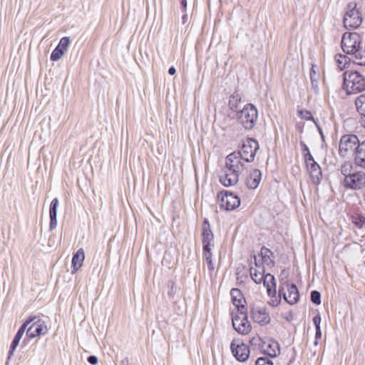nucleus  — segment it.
<instances>
[{"label":"nucleus","instance_id":"33","mask_svg":"<svg viewBox=\"0 0 365 365\" xmlns=\"http://www.w3.org/2000/svg\"><path fill=\"white\" fill-rule=\"evenodd\" d=\"M316 76H317V73L314 69V66H312V67L310 70V80H311L312 88H313L314 91L317 93L319 91V82H318V79Z\"/></svg>","mask_w":365,"mask_h":365},{"label":"nucleus","instance_id":"37","mask_svg":"<svg viewBox=\"0 0 365 365\" xmlns=\"http://www.w3.org/2000/svg\"><path fill=\"white\" fill-rule=\"evenodd\" d=\"M232 321L233 328L235 330H237V329L240 330V324L242 321V315H240L238 312H237V314H235V315H234V314L232 313Z\"/></svg>","mask_w":365,"mask_h":365},{"label":"nucleus","instance_id":"11","mask_svg":"<svg viewBox=\"0 0 365 365\" xmlns=\"http://www.w3.org/2000/svg\"><path fill=\"white\" fill-rule=\"evenodd\" d=\"M230 348L237 361L244 362L249 358L250 348L243 342L236 344V341L234 340L231 343Z\"/></svg>","mask_w":365,"mask_h":365},{"label":"nucleus","instance_id":"57","mask_svg":"<svg viewBox=\"0 0 365 365\" xmlns=\"http://www.w3.org/2000/svg\"><path fill=\"white\" fill-rule=\"evenodd\" d=\"M42 133H43V130H41V132L38 134V137L40 139L42 138ZM38 135V131L36 130V133H35V136H37Z\"/></svg>","mask_w":365,"mask_h":365},{"label":"nucleus","instance_id":"8","mask_svg":"<svg viewBox=\"0 0 365 365\" xmlns=\"http://www.w3.org/2000/svg\"><path fill=\"white\" fill-rule=\"evenodd\" d=\"M36 319V316H30L27 318V319L21 325L19 329H18L16 334H15L9 347V350L8 352V356L6 359V361L5 365H9V361L11 356L14 355V353L17 348L21 339L22 338L27 327L35 319Z\"/></svg>","mask_w":365,"mask_h":365},{"label":"nucleus","instance_id":"52","mask_svg":"<svg viewBox=\"0 0 365 365\" xmlns=\"http://www.w3.org/2000/svg\"><path fill=\"white\" fill-rule=\"evenodd\" d=\"M267 252L270 253V254H272V252L270 251V250L266 248L265 247H263L262 249H261V253L262 255L264 254L266 255Z\"/></svg>","mask_w":365,"mask_h":365},{"label":"nucleus","instance_id":"32","mask_svg":"<svg viewBox=\"0 0 365 365\" xmlns=\"http://www.w3.org/2000/svg\"><path fill=\"white\" fill-rule=\"evenodd\" d=\"M353 62L359 66H365V49H360L352 59Z\"/></svg>","mask_w":365,"mask_h":365},{"label":"nucleus","instance_id":"47","mask_svg":"<svg viewBox=\"0 0 365 365\" xmlns=\"http://www.w3.org/2000/svg\"><path fill=\"white\" fill-rule=\"evenodd\" d=\"M281 302V298H279V299H272L270 302H269V304L271 305L272 307H277L279 303Z\"/></svg>","mask_w":365,"mask_h":365},{"label":"nucleus","instance_id":"10","mask_svg":"<svg viewBox=\"0 0 365 365\" xmlns=\"http://www.w3.org/2000/svg\"><path fill=\"white\" fill-rule=\"evenodd\" d=\"M251 317L254 322L265 326L268 324L271 318L266 309L258 306H252L250 310Z\"/></svg>","mask_w":365,"mask_h":365},{"label":"nucleus","instance_id":"6","mask_svg":"<svg viewBox=\"0 0 365 365\" xmlns=\"http://www.w3.org/2000/svg\"><path fill=\"white\" fill-rule=\"evenodd\" d=\"M361 142L356 135L354 134H346L341 137L339 146V154L340 156L345 157L348 155L349 151H355L358 145Z\"/></svg>","mask_w":365,"mask_h":365},{"label":"nucleus","instance_id":"1","mask_svg":"<svg viewBox=\"0 0 365 365\" xmlns=\"http://www.w3.org/2000/svg\"><path fill=\"white\" fill-rule=\"evenodd\" d=\"M343 76V88L348 95L361 93L365 90V77L358 71H346Z\"/></svg>","mask_w":365,"mask_h":365},{"label":"nucleus","instance_id":"23","mask_svg":"<svg viewBox=\"0 0 365 365\" xmlns=\"http://www.w3.org/2000/svg\"><path fill=\"white\" fill-rule=\"evenodd\" d=\"M40 320L38 322H34L27 329H26V337L29 339H33L38 336L43 334V325L41 324H38Z\"/></svg>","mask_w":365,"mask_h":365},{"label":"nucleus","instance_id":"39","mask_svg":"<svg viewBox=\"0 0 365 365\" xmlns=\"http://www.w3.org/2000/svg\"><path fill=\"white\" fill-rule=\"evenodd\" d=\"M70 43V38L69 37H63L58 46H56L58 48L63 50L64 52L67 50L68 45Z\"/></svg>","mask_w":365,"mask_h":365},{"label":"nucleus","instance_id":"17","mask_svg":"<svg viewBox=\"0 0 365 365\" xmlns=\"http://www.w3.org/2000/svg\"><path fill=\"white\" fill-rule=\"evenodd\" d=\"M262 179V173L259 169L252 170L246 179L245 183L248 189H256Z\"/></svg>","mask_w":365,"mask_h":365},{"label":"nucleus","instance_id":"55","mask_svg":"<svg viewBox=\"0 0 365 365\" xmlns=\"http://www.w3.org/2000/svg\"><path fill=\"white\" fill-rule=\"evenodd\" d=\"M129 361L128 359L125 358L120 361L119 365H128Z\"/></svg>","mask_w":365,"mask_h":365},{"label":"nucleus","instance_id":"45","mask_svg":"<svg viewBox=\"0 0 365 365\" xmlns=\"http://www.w3.org/2000/svg\"><path fill=\"white\" fill-rule=\"evenodd\" d=\"M87 361L91 365H96L98 362V359L96 356L91 355L87 358Z\"/></svg>","mask_w":365,"mask_h":365},{"label":"nucleus","instance_id":"34","mask_svg":"<svg viewBox=\"0 0 365 365\" xmlns=\"http://www.w3.org/2000/svg\"><path fill=\"white\" fill-rule=\"evenodd\" d=\"M298 116L302 119H305L307 120H312L314 123L315 125H317V121L314 118V117L312 115V113L309 110H298Z\"/></svg>","mask_w":365,"mask_h":365},{"label":"nucleus","instance_id":"51","mask_svg":"<svg viewBox=\"0 0 365 365\" xmlns=\"http://www.w3.org/2000/svg\"><path fill=\"white\" fill-rule=\"evenodd\" d=\"M175 73H176V69H175V68L174 66H170V67L169 68V69H168V73H169V75L173 76V75L175 74Z\"/></svg>","mask_w":365,"mask_h":365},{"label":"nucleus","instance_id":"59","mask_svg":"<svg viewBox=\"0 0 365 365\" xmlns=\"http://www.w3.org/2000/svg\"><path fill=\"white\" fill-rule=\"evenodd\" d=\"M46 38V36H44L42 39H41V42L44 40V38Z\"/></svg>","mask_w":365,"mask_h":365},{"label":"nucleus","instance_id":"35","mask_svg":"<svg viewBox=\"0 0 365 365\" xmlns=\"http://www.w3.org/2000/svg\"><path fill=\"white\" fill-rule=\"evenodd\" d=\"M300 145L302 146V150L303 156H304V161L305 162L307 160L312 161V158L314 157L311 154L308 146L303 141H300Z\"/></svg>","mask_w":365,"mask_h":365},{"label":"nucleus","instance_id":"30","mask_svg":"<svg viewBox=\"0 0 365 365\" xmlns=\"http://www.w3.org/2000/svg\"><path fill=\"white\" fill-rule=\"evenodd\" d=\"M241 159L242 158L240 156L239 153L237 152H233L226 157L225 165H229V164L236 165L242 163L241 162Z\"/></svg>","mask_w":365,"mask_h":365},{"label":"nucleus","instance_id":"20","mask_svg":"<svg viewBox=\"0 0 365 365\" xmlns=\"http://www.w3.org/2000/svg\"><path fill=\"white\" fill-rule=\"evenodd\" d=\"M58 198H54L49 206V217H50V224H49V230H53L56 227L57 225V208L58 207Z\"/></svg>","mask_w":365,"mask_h":365},{"label":"nucleus","instance_id":"58","mask_svg":"<svg viewBox=\"0 0 365 365\" xmlns=\"http://www.w3.org/2000/svg\"><path fill=\"white\" fill-rule=\"evenodd\" d=\"M286 274V271L285 269H283L281 272V275H283V274Z\"/></svg>","mask_w":365,"mask_h":365},{"label":"nucleus","instance_id":"4","mask_svg":"<svg viewBox=\"0 0 365 365\" xmlns=\"http://www.w3.org/2000/svg\"><path fill=\"white\" fill-rule=\"evenodd\" d=\"M356 4L349 3L347 6V10L344 16L343 23L346 29H356L362 23V16L361 12L356 9Z\"/></svg>","mask_w":365,"mask_h":365},{"label":"nucleus","instance_id":"19","mask_svg":"<svg viewBox=\"0 0 365 365\" xmlns=\"http://www.w3.org/2000/svg\"><path fill=\"white\" fill-rule=\"evenodd\" d=\"M354 155L356 165L365 169V140L358 145Z\"/></svg>","mask_w":365,"mask_h":365},{"label":"nucleus","instance_id":"22","mask_svg":"<svg viewBox=\"0 0 365 365\" xmlns=\"http://www.w3.org/2000/svg\"><path fill=\"white\" fill-rule=\"evenodd\" d=\"M84 259V250L83 248H80L73 254L72 257L73 272L78 271L81 267Z\"/></svg>","mask_w":365,"mask_h":365},{"label":"nucleus","instance_id":"41","mask_svg":"<svg viewBox=\"0 0 365 365\" xmlns=\"http://www.w3.org/2000/svg\"><path fill=\"white\" fill-rule=\"evenodd\" d=\"M351 168L352 166L350 163H344L341 165L340 170L341 174L344 176V178H346V177L349 175H351Z\"/></svg>","mask_w":365,"mask_h":365},{"label":"nucleus","instance_id":"49","mask_svg":"<svg viewBox=\"0 0 365 365\" xmlns=\"http://www.w3.org/2000/svg\"><path fill=\"white\" fill-rule=\"evenodd\" d=\"M180 5H181L182 11L183 13L186 12L187 4V0H180Z\"/></svg>","mask_w":365,"mask_h":365},{"label":"nucleus","instance_id":"40","mask_svg":"<svg viewBox=\"0 0 365 365\" xmlns=\"http://www.w3.org/2000/svg\"><path fill=\"white\" fill-rule=\"evenodd\" d=\"M64 51L61 49L58 48L57 47L53 51L51 54L50 58L53 61H56L59 60L61 56L64 54Z\"/></svg>","mask_w":365,"mask_h":365},{"label":"nucleus","instance_id":"13","mask_svg":"<svg viewBox=\"0 0 365 365\" xmlns=\"http://www.w3.org/2000/svg\"><path fill=\"white\" fill-rule=\"evenodd\" d=\"M305 164L312 182L315 185H319L322 178V173L320 165L314 160V158L312 161L307 160Z\"/></svg>","mask_w":365,"mask_h":365},{"label":"nucleus","instance_id":"7","mask_svg":"<svg viewBox=\"0 0 365 365\" xmlns=\"http://www.w3.org/2000/svg\"><path fill=\"white\" fill-rule=\"evenodd\" d=\"M217 197L221 202V207H224L226 210H234L240 205V197L228 190L220 191L217 194Z\"/></svg>","mask_w":365,"mask_h":365},{"label":"nucleus","instance_id":"53","mask_svg":"<svg viewBox=\"0 0 365 365\" xmlns=\"http://www.w3.org/2000/svg\"><path fill=\"white\" fill-rule=\"evenodd\" d=\"M284 294H286V293L284 292V287L279 286V298L281 297V296H282V295L284 297Z\"/></svg>","mask_w":365,"mask_h":365},{"label":"nucleus","instance_id":"28","mask_svg":"<svg viewBox=\"0 0 365 365\" xmlns=\"http://www.w3.org/2000/svg\"><path fill=\"white\" fill-rule=\"evenodd\" d=\"M211 250H212V247L202 248L203 257H204L205 262L207 264V268H208V270H209L210 274L215 269V266L212 262V253Z\"/></svg>","mask_w":365,"mask_h":365},{"label":"nucleus","instance_id":"42","mask_svg":"<svg viewBox=\"0 0 365 365\" xmlns=\"http://www.w3.org/2000/svg\"><path fill=\"white\" fill-rule=\"evenodd\" d=\"M255 365H273V362L266 357H259L257 359Z\"/></svg>","mask_w":365,"mask_h":365},{"label":"nucleus","instance_id":"56","mask_svg":"<svg viewBox=\"0 0 365 365\" xmlns=\"http://www.w3.org/2000/svg\"><path fill=\"white\" fill-rule=\"evenodd\" d=\"M259 340H260V339H259V338H255V337H254V338H252V339L250 340V343H251V344H254L255 341H259Z\"/></svg>","mask_w":365,"mask_h":365},{"label":"nucleus","instance_id":"54","mask_svg":"<svg viewBox=\"0 0 365 365\" xmlns=\"http://www.w3.org/2000/svg\"><path fill=\"white\" fill-rule=\"evenodd\" d=\"M187 14L185 12L182 16V22L183 24H185L187 21Z\"/></svg>","mask_w":365,"mask_h":365},{"label":"nucleus","instance_id":"12","mask_svg":"<svg viewBox=\"0 0 365 365\" xmlns=\"http://www.w3.org/2000/svg\"><path fill=\"white\" fill-rule=\"evenodd\" d=\"M202 248L214 247V234L207 218H204L202 224Z\"/></svg>","mask_w":365,"mask_h":365},{"label":"nucleus","instance_id":"44","mask_svg":"<svg viewBox=\"0 0 365 365\" xmlns=\"http://www.w3.org/2000/svg\"><path fill=\"white\" fill-rule=\"evenodd\" d=\"M321 316L319 314H317V315H315L313 318V323L314 324V327H315V329H317L318 328H321L320 327V323H321Z\"/></svg>","mask_w":365,"mask_h":365},{"label":"nucleus","instance_id":"50","mask_svg":"<svg viewBox=\"0 0 365 365\" xmlns=\"http://www.w3.org/2000/svg\"><path fill=\"white\" fill-rule=\"evenodd\" d=\"M316 126L317 127V129H318V131H319V133L320 135V137L322 138V141H324V135L323 133V131H322V128L318 125V123H317V125Z\"/></svg>","mask_w":365,"mask_h":365},{"label":"nucleus","instance_id":"3","mask_svg":"<svg viewBox=\"0 0 365 365\" xmlns=\"http://www.w3.org/2000/svg\"><path fill=\"white\" fill-rule=\"evenodd\" d=\"M361 38L356 32L345 33L341 38V48L343 51L349 55H351V60L355 54L361 49Z\"/></svg>","mask_w":365,"mask_h":365},{"label":"nucleus","instance_id":"29","mask_svg":"<svg viewBox=\"0 0 365 365\" xmlns=\"http://www.w3.org/2000/svg\"><path fill=\"white\" fill-rule=\"evenodd\" d=\"M262 271L257 270L256 268L251 267L250 269V273L252 279L256 283V284H260L264 277V268H261Z\"/></svg>","mask_w":365,"mask_h":365},{"label":"nucleus","instance_id":"5","mask_svg":"<svg viewBox=\"0 0 365 365\" xmlns=\"http://www.w3.org/2000/svg\"><path fill=\"white\" fill-rule=\"evenodd\" d=\"M259 148L258 141L254 138H248L243 142L240 150L237 153L240 154L242 160L251 163L254 160Z\"/></svg>","mask_w":365,"mask_h":365},{"label":"nucleus","instance_id":"26","mask_svg":"<svg viewBox=\"0 0 365 365\" xmlns=\"http://www.w3.org/2000/svg\"><path fill=\"white\" fill-rule=\"evenodd\" d=\"M242 97L241 95L237 92H234L229 98V107L230 108L235 111L236 113L239 110L240 103H241Z\"/></svg>","mask_w":365,"mask_h":365},{"label":"nucleus","instance_id":"18","mask_svg":"<svg viewBox=\"0 0 365 365\" xmlns=\"http://www.w3.org/2000/svg\"><path fill=\"white\" fill-rule=\"evenodd\" d=\"M264 286L267 289L268 296L275 297L277 294V282L274 275L267 274L262 280Z\"/></svg>","mask_w":365,"mask_h":365},{"label":"nucleus","instance_id":"21","mask_svg":"<svg viewBox=\"0 0 365 365\" xmlns=\"http://www.w3.org/2000/svg\"><path fill=\"white\" fill-rule=\"evenodd\" d=\"M356 110L361 115L359 123L365 128V94H361L355 100Z\"/></svg>","mask_w":365,"mask_h":365},{"label":"nucleus","instance_id":"16","mask_svg":"<svg viewBox=\"0 0 365 365\" xmlns=\"http://www.w3.org/2000/svg\"><path fill=\"white\" fill-rule=\"evenodd\" d=\"M230 295L232 304L236 307L237 312L247 310V308L245 306L246 301L245 297L242 296L240 289L237 288L232 289L230 291Z\"/></svg>","mask_w":365,"mask_h":365},{"label":"nucleus","instance_id":"48","mask_svg":"<svg viewBox=\"0 0 365 365\" xmlns=\"http://www.w3.org/2000/svg\"><path fill=\"white\" fill-rule=\"evenodd\" d=\"M44 145L41 147V150H40V155H41V160L43 163V165H46V155L44 153Z\"/></svg>","mask_w":365,"mask_h":365},{"label":"nucleus","instance_id":"14","mask_svg":"<svg viewBox=\"0 0 365 365\" xmlns=\"http://www.w3.org/2000/svg\"><path fill=\"white\" fill-rule=\"evenodd\" d=\"M239 180V175L232 171L223 168L220 175V182L225 187H230L236 185Z\"/></svg>","mask_w":365,"mask_h":365},{"label":"nucleus","instance_id":"46","mask_svg":"<svg viewBox=\"0 0 365 365\" xmlns=\"http://www.w3.org/2000/svg\"><path fill=\"white\" fill-rule=\"evenodd\" d=\"M322 338V331H321V328H318L317 329H316V332H315V340H314V345H317L318 344V340Z\"/></svg>","mask_w":365,"mask_h":365},{"label":"nucleus","instance_id":"2","mask_svg":"<svg viewBox=\"0 0 365 365\" xmlns=\"http://www.w3.org/2000/svg\"><path fill=\"white\" fill-rule=\"evenodd\" d=\"M236 118L245 130H251L257 123L258 110L254 104L247 103L237 112Z\"/></svg>","mask_w":365,"mask_h":365},{"label":"nucleus","instance_id":"24","mask_svg":"<svg viewBox=\"0 0 365 365\" xmlns=\"http://www.w3.org/2000/svg\"><path fill=\"white\" fill-rule=\"evenodd\" d=\"M240 315H242V321L240 324V330H236L239 334H247L251 331V324L248 321L247 312L241 311L238 312Z\"/></svg>","mask_w":365,"mask_h":365},{"label":"nucleus","instance_id":"43","mask_svg":"<svg viewBox=\"0 0 365 365\" xmlns=\"http://www.w3.org/2000/svg\"><path fill=\"white\" fill-rule=\"evenodd\" d=\"M168 286L170 288L168 294L170 298H173L175 294V282L173 281H169L168 283Z\"/></svg>","mask_w":365,"mask_h":365},{"label":"nucleus","instance_id":"15","mask_svg":"<svg viewBox=\"0 0 365 365\" xmlns=\"http://www.w3.org/2000/svg\"><path fill=\"white\" fill-rule=\"evenodd\" d=\"M287 287L288 295L284 294V299L289 304H294L299 299V293L298 288L295 284H289L288 280L284 282Z\"/></svg>","mask_w":365,"mask_h":365},{"label":"nucleus","instance_id":"38","mask_svg":"<svg viewBox=\"0 0 365 365\" xmlns=\"http://www.w3.org/2000/svg\"><path fill=\"white\" fill-rule=\"evenodd\" d=\"M310 300L313 304L319 305L322 302L320 292L317 290L312 291L310 294Z\"/></svg>","mask_w":365,"mask_h":365},{"label":"nucleus","instance_id":"27","mask_svg":"<svg viewBox=\"0 0 365 365\" xmlns=\"http://www.w3.org/2000/svg\"><path fill=\"white\" fill-rule=\"evenodd\" d=\"M351 222L360 230H365V216L359 212H354L350 217Z\"/></svg>","mask_w":365,"mask_h":365},{"label":"nucleus","instance_id":"25","mask_svg":"<svg viewBox=\"0 0 365 365\" xmlns=\"http://www.w3.org/2000/svg\"><path fill=\"white\" fill-rule=\"evenodd\" d=\"M263 353L272 358L277 357L280 354L279 343L277 341L272 340L271 342L268 344L267 349L263 351Z\"/></svg>","mask_w":365,"mask_h":365},{"label":"nucleus","instance_id":"9","mask_svg":"<svg viewBox=\"0 0 365 365\" xmlns=\"http://www.w3.org/2000/svg\"><path fill=\"white\" fill-rule=\"evenodd\" d=\"M344 186L351 190H361L365 187V173L358 171L353 173L344 180Z\"/></svg>","mask_w":365,"mask_h":365},{"label":"nucleus","instance_id":"31","mask_svg":"<svg viewBox=\"0 0 365 365\" xmlns=\"http://www.w3.org/2000/svg\"><path fill=\"white\" fill-rule=\"evenodd\" d=\"M335 59L336 61L338 67L342 70L344 68H345L346 65L348 63L349 61H351V58L347 57L345 55L338 53L335 56Z\"/></svg>","mask_w":365,"mask_h":365},{"label":"nucleus","instance_id":"36","mask_svg":"<svg viewBox=\"0 0 365 365\" xmlns=\"http://www.w3.org/2000/svg\"><path fill=\"white\" fill-rule=\"evenodd\" d=\"M225 168H226L227 170L232 171V173H235L239 175V174L244 170V165L243 163L240 164H229V165H225Z\"/></svg>","mask_w":365,"mask_h":365}]
</instances>
